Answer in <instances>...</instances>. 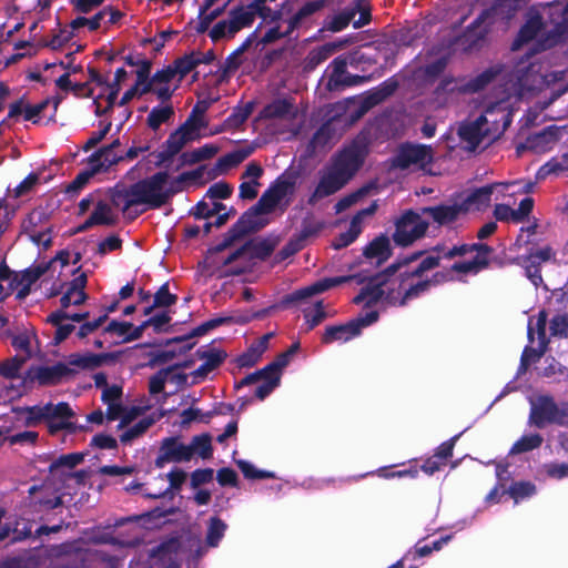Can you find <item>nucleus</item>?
<instances>
[{"label":"nucleus","instance_id":"aec40b11","mask_svg":"<svg viewBox=\"0 0 568 568\" xmlns=\"http://www.w3.org/2000/svg\"><path fill=\"white\" fill-rule=\"evenodd\" d=\"M361 59L362 57H359L358 51H353L336 57L328 65V69H331V74L328 77L327 88L329 90L339 89L344 77L347 75V65H355L361 61Z\"/></svg>","mask_w":568,"mask_h":568},{"label":"nucleus","instance_id":"ddd939ff","mask_svg":"<svg viewBox=\"0 0 568 568\" xmlns=\"http://www.w3.org/2000/svg\"><path fill=\"white\" fill-rule=\"evenodd\" d=\"M565 414L559 410L554 400L547 396H540L531 402L530 422L541 428L547 424H562Z\"/></svg>","mask_w":568,"mask_h":568},{"label":"nucleus","instance_id":"5fc2aeb1","mask_svg":"<svg viewBox=\"0 0 568 568\" xmlns=\"http://www.w3.org/2000/svg\"><path fill=\"white\" fill-rule=\"evenodd\" d=\"M542 443V437L538 434L525 435L518 439L511 447L510 454H521L538 448Z\"/></svg>","mask_w":568,"mask_h":568},{"label":"nucleus","instance_id":"37998d69","mask_svg":"<svg viewBox=\"0 0 568 568\" xmlns=\"http://www.w3.org/2000/svg\"><path fill=\"white\" fill-rule=\"evenodd\" d=\"M121 162V159L109 158L100 148L93 152L88 159V168L85 170H94L95 174L106 172L112 165Z\"/></svg>","mask_w":568,"mask_h":568},{"label":"nucleus","instance_id":"412c9836","mask_svg":"<svg viewBox=\"0 0 568 568\" xmlns=\"http://www.w3.org/2000/svg\"><path fill=\"white\" fill-rule=\"evenodd\" d=\"M398 89V82L394 78H389L383 83H381L377 88L369 91L361 101L358 115L364 114L372 108L381 104L386 99L392 97L396 90Z\"/></svg>","mask_w":568,"mask_h":568},{"label":"nucleus","instance_id":"dca6fc26","mask_svg":"<svg viewBox=\"0 0 568 568\" xmlns=\"http://www.w3.org/2000/svg\"><path fill=\"white\" fill-rule=\"evenodd\" d=\"M192 458V448L183 444L179 438L163 439L155 465L163 467L168 463L189 462Z\"/></svg>","mask_w":568,"mask_h":568},{"label":"nucleus","instance_id":"bf43d9fd","mask_svg":"<svg viewBox=\"0 0 568 568\" xmlns=\"http://www.w3.org/2000/svg\"><path fill=\"white\" fill-rule=\"evenodd\" d=\"M232 192H233V187L231 186V184H229L227 182H224V181H220V182L212 184L207 189V191L204 195V199H210L213 201L214 200H226L232 195Z\"/></svg>","mask_w":568,"mask_h":568},{"label":"nucleus","instance_id":"72a5a7b5","mask_svg":"<svg viewBox=\"0 0 568 568\" xmlns=\"http://www.w3.org/2000/svg\"><path fill=\"white\" fill-rule=\"evenodd\" d=\"M253 12L246 7L237 6L230 10V38H233L243 28L250 27L254 22Z\"/></svg>","mask_w":568,"mask_h":568},{"label":"nucleus","instance_id":"a878e982","mask_svg":"<svg viewBox=\"0 0 568 568\" xmlns=\"http://www.w3.org/2000/svg\"><path fill=\"white\" fill-rule=\"evenodd\" d=\"M496 183H491L473 190L460 203L466 213L469 211H483L489 206Z\"/></svg>","mask_w":568,"mask_h":568},{"label":"nucleus","instance_id":"de8ad7c7","mask_svg":"<svg viewBox=\"0 0 568 568\" xmlns=\"http://www.w3.org/2000/svg\"><path fill=\"white\" fill-rule=\"evenodd\" d=\"M324 224L316 222L312 217H304L301 223V230L293 234V236L305 247L306 242L310 237L316 236Z\"/></svg>","mask_w":568,"mask_h":568},{"label":"nucleus","instance_id":"09e8293b","mask_svg":"<svg viewBox=\"0 0 568 568\" xmlns=\"http://www.w3.org/2000/svg\"><path fill=\"white\" fill-rule=\"evenodd\" d=\"M303 315L306 326L305 331L310 332L327 317V312L324 308L323 301H318L313 308L304 310Z\"/></svg>","mask_w":568,"mask_h":568},{"label":"nucleus","instance_id":"864d4df0","mask_svg":"<svg viewBox=\"0 0 568 568\" xmlns=\"http://www.w3.org/2000/svg\"><path fill=\"white\" fill-rule=\"evenodd\" d=\"M49 215L42 209L32 210L22 222V232L24 234L38 231V227L47 223Z\"/></svg>","mask_w":568,"mask_h":568},{"label":"nucleus","instance_id":"393cba45","mask_svg":"<svg viewBox=\"0 0 568 568\" xmlns=\"http://www.w3.org/2000/svg\"><path fill=\"white\" fill-rule=\"evenodd\" d=\"M432 281H419L416 284L410 285L405 290L404 294L400 295L394 288L388 290L386 295V303L394 306H404L408 301L419 297L422 294L429 291Z\"/></svg>","mask_w":568,"mask_h":568},{"label":"nucleus","instance_id":"f704fd0d","mask_svg":"<svg viewBox=\"0 0 568 568\" xmlns=\"http://www.w3.org/2000/svg\"><path fill=\"white\" fill-rule=\"evenodd\" d=\"M534 209V200L530 196L524 197L517 210H513L507 204L499 203V221L511 219L514 222H520L530 214Z\"/></svg>","mask_w":568,"mask_h":568},{"label":"nucleus","instance_id":"8fccbe9b","mask_svg":"<svg viewBox=\"0 0 568 568\" xmlns=\"http://www.w3.org/2000/svg\"><path fill=\"white\" fill-rule=\"evenodd\" d=\"M535 493L536 487L534 484L529 481H517L514 483L507 490H504L503 496L508 495L517 504L520 500L532 496Z\"/></svg>","mask_w":568,"mask_h":568},{"label":"nucleus","instance_id":"7ed1b4c3","mask_svg":"<svg viewBox=\"0 0 568 568\" xmlns=\"http://www.w3.org/2000/svg\"><path fill=\"white\" fill-rule=\"evenodd\" d=\"M473 9H480L478 17L466 30L449 41V47L465 53L478 51L486 43L487 34L497 19V0H470Z\"/></svg>","mask_w":568,"mask_h":568},{"label":"nucleus","instance_id":"0e129e2a","mask_svg":"<svg viewBox=\"0 0 568 568\" xmlns=\"http://www.w3.org/2000/svg\"><path fill=\"white\" fill-rule=\"evenodd\" d=\"M225 529L226 525L222 520L217 518H212L206 535L207 544L212 547L217 546V544L224 536Z\"/></svg>","mask_w":568,"mask_h":568},{"label":"nucleus","instance_id":"423d86ee","mask_svg":"<svg viewBox=\"0 0 568 568\" xmlns=\"http://www.w3.org/2000/svg\"><path fill=\"white\" fill-rule=\"evenodd\" d=\"M429 223L419 213L409 209L395 221L393 241L397 246L407 247L425 236Z\"/></svg>","mask_w":568,"mask_h":568},{"label":"nucleus","instance_id":"9b49d317","mask_svg":"<svg viewBox=\"0 0 568 568\" xmlns=\"http://www.w3.org/2000/svg\"><path fill=\"white\" fill-rule=\"evenodd\" d=\"M433 149L429 145L404 143L399 146L393 165L400 170H407L412 165L425 168L433 162Z\"/></svg>","mask_w":568,"mask_h":568},{"label":"nucleus","instance_id":"a18cd8bd","mask_svg":"<svg viewBox=\"0 0 568 568\" xmlns=\"http://www.w3.org/2000/svg\"><path fill=\"white\" fill-rule=\"evenodd\" d=\"M362 232V226L358 225V217H352L349 227L346 232L339 233L333 241L332 246L335 250H342L351 245Z\"/></svg>","mask_w":568,"mask_h":568},{"label":"nucleus","instance_id":"4be33fe9","mask_svg":"<svg viewBox=\"0 0 568 568\" xmlns=\"http://www.w3.org/2000/svg\"><path fill=\"white\" fill-rule=\"evenodd\" d=\"M186 474L181 469H174L166 475H160L154 478L155 490H148L145 495L149 498H161L174 489H179L185 481Z\"/></svg>","mask_w":568,"mask_h":568},{"label":"nucleus","instance_id":"473e14b6","mask_svg":"<svg viewBox=\"0 0 568 568\" xmlns=\"http://www.w3.org/2000/svg\"><path fill=\"white\" fill-rule=\"evenodd\" d=\"M300 176L297 171H285L271 185L273 193L282 201L287 195H293Z\"/></svg>","mask_w":568,"mask_h":568},{"label":"nucleus","instance_id":"69168bd1","mask_svg":"<svg viewBox=\"0 0 568 568\" xmlns=\"http://www.w3.org/2000/svg\"><path fill=\"white\" fill-rule=\"evenodd\" d=\"M303 248L304 246L292 235L288 242L275 254L274 263H282Z\"/></svg>","mask_w":568,"mask_h":568},{"label":"nucleus","instance_id":"c85d7f7f","mask_svg":"<svg viewBox=\"0 0 568 568\" xmlns=\"http://www.w3.org/2000/svg\"><path fill=\"white\" fill-rule=\"evenodd\" d=\"M52 261L42 262L37 265H32L20 273L14 274L13 278L9 284V290L14 291L19 287L20 284H27L32 286L43 274H45Z\"/></svg>","mask_w":568,"mask_h":568},{"label":"nucleus","instance_id":"e433bc0d","mask_svg":"<svg viewBox=\"0 0 568 568\" xmlns=\"http://www.w3.org/2000/svg\"><path fill=\"white\" fill-rule=\"evenodd\" d=\"M68 374L63 365L41 366L32 371V378L40 384H54Z\"/></svg>","mask_w":568,"mask_h":568},{"label":"nucleus","instance_id":"c756f323","mask_svg":"<svg viewBox=\"0 0 568 568\" xmlns=\"http://www.w3.org/2000/svg\"><path fill=\"white\" fill-rule=\"evenodd\" d=\"M69 313L63 310H57L47 317V323L55 326V332L50 344L59 345L61 342L67 339L70 334L75 329V326L71 323H64L68 321Z\"/></svg>","mask_w":568,"mask_h":568},{"label":"nucleus","instance_id":"7c9ffc66","mask_svg":"<svg viewBox=\"0 0 568 568\" xmlns=\"http://www.w3.org/2000/svg\"><path fill=\"white\" fill-rule=\"evenodd\" d=\"M252 226L247 225L244 219L239 220L229 229L223 235V240L214 247L210 248L209 252L220 253L230 247L235 241H239L250 233H253Z\"/></svg>","mask_w":568,"mask_h":568},{"label":"nucleus","instance_id":"f8f14e48","mask_svg":"<svg viewBox=\"0 0 568 568\" xmlns=\"http://www.w3.org/2000/svg\"><path fill=\"white\" fill-rule=\"evenodd\" d=\"M281 203V200L273 193L268 186L258 201L246 210L240 217L244 219L247 225L252 226L254 232L260 231L266 225V221L261 217L263 214L272 213Z\"/></svg>","mask_w":568,"mask_h":568},{"label":"nucleus","instance_id":"cd10ccee","mask_svg":"<svg viewBox=\"0 0 568 568\" xmlns=\"http://www.w3.org/2000/svg\"><path fill=\"white\" fill-rule=\"evenodd\" d=\"M11 345L18 352H24V355H32V343L36 344V354L34 355H43L41 349V342L36 334L33 327L24 328L22 332L17 334H10Z\"/></svg>","mask_w":568,"mask_h":568},{"label":"nucleus","instance_id":"49530a36","mask_svg":"<svg viewBox=\"0 0 568 568\" xmlns=\"http://www.w3.org/2000/svg\"><path fill=\"white\" fill-rule=\"evenodd\" d=\"M540 29V23L538 21H528L526 22L518 31L516 39L511 44V50H519L524 44L534 40Z\"/></svg>","mask_w":568,"mask_h":568},{"label":"nucleus","instance_id":"774afa93","mask_svg":"<svg viewBox=\"0 0 568 568\" xmlns=\"http://www.w3.org/2000/svg\"><path fill=\"white\" fill-rule=\"evenodd\" d=\"M253 112V102H247L244 106L234 108L231 115L227 118L230 125L240 126L242 125Z\"/></svg>","mask_w":568,"mask_h":568},{"label":"nucleus","instance_id":"6e6d98bb","mask_svg":"<svg viewBox=\"0 0 568 568\" xmlns=\"http://www.w3.org/2000/svg\"><path fill=\"white\" fill-rule=\"evenodd\" d=\"M178 302V295L170 293L169 282L163 283L153 295V307H170Z\"/></svg>","mask_w":568,"mask_h":568},{"label":"nucleus","instance_id":"1a4fd4ad","mask_svg":"<svg viewBox=\"0 0 568 568\" xmlns=\"http://www.w3.org/2000/svg\"><path fill=\"white\" fill-rule=\"evenodd\" d=\"M548 322V313L540 310L536 316L528 320V344L523 349L521 355H544L547 351L549 338L547 337L546 327Z\"/></svg>","mask_w":568,"mask_h":568},{"label":"nucleus","instance_id":"ea45409f","mask_svg":"<svg viewBox=\"0 0 568 568\" xmlns=\"http://www.w3.org/2000/svg\"><path fill=\"white\" fill-rule=\"evenodd\" d=\"M293 108V103L287 99H275L263 108L261 115L264 119H283L292 112Z\"/></svg>","mask_w":568,"mask_h":568},{"label":"nucleus","instance_id":"13d9d810","mask_svg":"<svg viewBox=\"0 0 568 568\" xmlns=\"http://www.w3.org/2000/svg\"><path fill=\"white\" fill-rule=\"evenodd\" d=\"M132 328V323L130 322H119L111 321L103 329L104 336H116L121 342H128L124 337L129 336V333Z\"/></svg>","mask_w":568,"mask_h":568},{"label":"nucleus","instance_id":"a211bd4d","mask_svg":"<svg viewBox=\"0 0 568 568\" xmlns=\"http://www.w3.org/2000/svg\"><path fill=\"white\" fill-rule=\"evenodd\" d=\"M488 121L484 114H480L476 120L464 122L458 128V135L460 140L468 143V149L474 151L488 134Z\"/></svg>","mask_w":568,"mask_h":568},{"label":"nucleus","instance_id":"4468645a","mask_svg":"<svg viewBox=\"0 0 568 568\" xmlns=\"http://www.w3.org/2000/svg\"><path fill=\"white\" fill-rule=\"evenodd\" d=\"M285 365L286 361H276L264 369L247 376L245 383L261 381L262 384L256 387L255 395L260 399H264L278 385L280 373Z\"/></svg>","mask_w":568,"mask_h":568},{"label":"nucleus","instance_id":"6ab92c4d","mask_svg":"<svg viewBox=\"0 0 568 568\" xmlns=\"http://www.w3.org/2000/svg\"><path fill=\"white\" fill-rule=\"evenodd\" d=\"M143 408L142 414L132 423L121 426L119 424V428L122 429L120 435V440L124 444L131 443L135 438L143 435L161 416L155 414H148L146 410L150 406H141Z\"/></svg>","mask_w":568,"mask_h":568},{"label":"nucleus","instance_id":"c9c22d12","mask_svg":"<svg viewBox=\"0 0 568 568\" xmlns=\"http://www.w3.org/2000/svg\"><path fill=\"white\" fill-rule=\"evenodd\" d=\"M219 152V146L209 143L192 151L183 152L180 155L182 165H193L204 160L212 159Z\"/></svg>","mask_w":568,"mask_h":568},{"label":"nucleus","instance_id":"3c124183","mask_svg":"<svg viewBox=\"0 0 568 568\" xmlns=\"http://www.w3.org/2000/svg\"><path fill=\"white\" fill-rule=\"evenodd\" d=\"M106 17V10H100L97 12L93 17L87 18V17H77L73 19L69 27L72 30H79L82 27H88L90 31H97L101 27V22Z\"/></svg>","mask_w":568,"mask_h":568},{"label":"nucleus","instance_id":"bb28decb","mask_svg":"<svg viewBox=\"0 0 568 568\" xmlns=\"http://www.w3.org/2000/svg\"><path fill=\"white\" fill-rule=\"evenodd\" d=\"M253 151L254 149L252 146H245L222 155L217 159L213 168V178L226 173L230 169L236 168L243 161H245L253 153Z\"/></svg>","mask_w":568,"mask_h":568},{"label":"nucleus","instance_id":"338daca9","mask_svg":"<svg viewBox=\"0 0 568 568\" xmlns=\"http://www.w3.org/2000/svg\"><path fill=\"white\" fill-rule=\"evenodd\" d=\"M524 267L527 277L531 281L535 286L542 283L541 276V263L536 262L529 255L524 258Z\"/></svg>","mask_w":568,"mask_h":568},{"label":"nucleus","instance_id":"e2e57ef3","mask_svg":"<svg viewBox=\"0 0 568 568\" xmlns=\"http://www.w3.org/2000/svg\"><path fill=\"white\" fill-rule=\"evenodd\" d=\"M550 335L554 337L568 336V314H557L549 322Z\"/></svg>","mask_w":568,"mask_h":568},{"label":"nucleus","instance_id":"680f3d73","mask_svg":"<svg viewBox=\"0 0 568 568\" xmlns=\"http://www.w3.org/2000/svg\"><path fill=\"white\" fill-rule=\"evenodd\" d=\"M185 366L181 365H173L163 368L162 372L165 374L166 383L174 384L175 386L186 384L189 375L185 373Z\"/></svg>","mask_w":568,"mask_h":568},{"label":"nucleus","instance_id":"4c0bfd02","mask_svg":"<svg viewBox=\"0 0 568 568\" xmlns=\"http://www.w3.org/2000/svg\"><path fill=\"white\" fill-rule=\"evenodd\" d=\"M497 77V68L490 67L480 74L467 81L458 90L464 93H476L485 89Z\"/></svg>","mask_w":568,"mask_h":568},{"label":"nucleus","instance_id":"79ce46f5","mask_svg":"<svg viewBox=\"0 0 568 568\" xmlns=\"http://www.w3.org/2000/svg\"><path fill=\"white\" fill-rule=\"evenodd\" d=\"M490 253H476L473 260L465 262H456L452 265L450 271L456 273H471L479 272L480 270L488 266V255Z\"/></svg>","mask_w":568,"mask_h":568},{"label":"nucleus","instance_id":"58836bf2","mask_svg":"<svg viewBox=\"0 0 568 568\" xmlns=\"http://www.w3.org/2000/svg\"><path fill=\"white\" fill-rule=\"evenodd\" d=\"M207 105L200 106L197 103L190 115L179 128L187 132L191 136H195V140L199 138L200 129L204 128L206 123L203 120V114L205 113Z\"/></svg>","mask_w":568,"mask_h":568},{"label":"nucleus","instance_id":"c03bdc74","mask_svg":"<svg viewBox=\"0 0 568 568\" xmlns=\"http://www.w3.org/2000/svg\"><path fill=\"white\" fill-rule=\"evenodd\" d=\"M335 52L334 44H323L312 49L305 58V69L314 70L321 63L326 61Z\"/></svg>","mask_w":568,"mask_h":568},{"label":"nucleus","instance_id":"603ef678","mask_svg":"<svg viewBox=\"0 0 568 568\" xmlns=\"http://www.w3.org/2000/svg\"><path fill=\"white\" fill-rule=\"evenodd\" d=\"M230 2H231V0H226L221 7H216L211 11H206L203 13H201V11H200L199 12V22L195 27V31L200 34L207 31L211 23L216 18H219L220 16H222L224 13V11Z\"/></svg>","mask_w":568,"mask_h":568},{"label":"nucleus","instance_id":"f3484780","mask_svg":"<svg viewBox=\"0 0 568 568\" xmlns=\"http://www.w3.org/2000/svg\"><path fill=\"white\" fill-rule=\"evenodd\" d=\"M195 136H191L187 132L178 128L170 133L166 141L162 144L161 151L155 153V165L162 166L170 162L176 154H179L187 142L194 141Z\"/></svg>","mask_w":568,"mask_h":568},{"label":"nucleus","instance_id":"f03ea898","mask_svg":"<svg viewBox=\"0 0 568 568\" xmlns=\"http://www.w3.org/2000/svg\"><path fill=\"white\" fill-rule=\"evenodd\" d=\"M390 276H393V274L388 273L386 267L383 272L377 273L368 278L363 277L361 274L325 277L308 286L298 288L290 294L284 295L281 300V306L288 307L292 305L300 304L306 301L307 298L312 297L313 295L323 293L329 288L336 287L341 284L348 283L354 280L358 284H362L366 280H368L367 284L364 287H362L359 293L353 298V303H364V306L366 308H371L372 306L376 305L382 298L386 301V295L388 291H385L384 286L388 283Z\"/></svg>","mask_w":568,"mask_h":568},{"label":"nucleus","instance_id":"f257e3e1","mask_svg":"<svg viewBox=\"0 0 568 568\" xmlns=\"http://www.w3.org/2000/svg\"><path fill=\"white\" fill-rule=\"evenodd\" d=\"M368 154V142L365 136L357 135L335 153L328 165L320 172V180L307 204L315 205L320 200L342 190L363 166Z\"/></svg>","mask_w":568,"mask_h":568},{"label":"nucleus","instance_id":"5701e85b","mask_svg":"<svg viewBox=\"0 0 568 568\" xmlns=\"http://www.w3.org/2000/svg\"><path fill=\"white\" fill-rule=\"evenodd\" d=\"M465 209L462 203H454L452 205L426 206L422 211L424 214L429 215L438 225H447L456 222L462 214H466Z\"/></svg>","mask_w":568,"mask_h":568},{"label":"nucleus","instance_id":"b1692460","mask_svg":"<svg viewBox=\"0 0 568 568\" xmlns=\"http://www.w3.org/2000/svg\"><path fill=\"white\" fill-rule=\"evenodd\" d=\"M393 254L389 237L386 234H379L371 241L363 250V255L367 260H376L379 266L385 263Z\"/></svg>","mask_w":568,"mask_h":568},{"label":"nucleus","instance_id":"052dcab7","mask_svg":"<svg viewBox=\"0 0 568 568\" xmlns=\"http://www.w3.org/2000/svg\"><path fill=\"white\" fill-rule=\"evenodd\" d=\"M92 213L98 216L101 225L112 226L116 223V216L113 215L111 205L104 201H99Z\"/></svg>","mask_w":568,"mask_h":568},{"label":"nucleus","instance_id":"9d476101","mask_svg":"<svg viewBox=\"0 0 568 568\" xmlns=\"http://www.w3.org/2000/svg\"><path fill=\"white\" fill-rule=\"evenodd\" d=\"M325 0H311L305 2L288 20V28L286 31L281 32L280 27H273L268 29L263 38L261 39V43L268 44L280 40L282 38L288 37L295 29H297L302 22L322 10L325 7Z\"/></svg>","mask_w":568,"mask_h":568},{"label":"nucleus","instance_id":"2f4dec72","mask_svg":"<svg viewBox=\"0 0 568 568\" xmlns=\"http://www.w3.org/2000/svg\"><path fill=\"white\" fill-rule=\"evenodd\" d=\"M205 166L200 165L195 170L186 171L174 178L168 187L163 186V194L165 196V204L178 193L182 192L184 189V183L187 181H196L202 179L204 174Z\"/></svg>","mask_w":568,"mask_h":568},{"label":"nucleus","instance_id":"39448f33","mask_svg":"<svg viewBox=\"0 0 568 568\" xmlns=\"http://www.w3.org/2000/svg\"><path fill=\"white\" fill-rule=\"evenodd\" d=\"M169 176L168 171H159L131 184L132 199L125 203L123 212L135 205H145L149 210H158L164 206L163 186H165Z\"/></svg>","mask_w":568,"mask_h":568},{"label":"nucleus","instance_id":"a19ab883","mask_svg":"<svg viewBox=\"0 0 568 568\" xmlns=\"http://www.w3.org/2000/svg\"><path fill=\"white\" fill-rule=\"evenodd\" d=\"M174 116V108L171 104L166 105H158L152 108L150 111L148 118H146V124L148 126L156 131L159 128L169 122Z\"/></svg>","mask_w":568,"mask_h":568},{"label":"nucleus","instance_id":"4d7b16f0","mask_svg":"<svg viewBox=\"0 0 568 568\" xmlns=\"http://www.w3.org/2000/svg\"><path fill=\"white\" fill-rule=\"evenodd\" d=\"M95 175L94 170H83L79 172L75 178L65 186L64 192L70 195L78 194Z\"/></svg>","mask_w":568,"mask_h":568},{"label":"nucleus","instance_id":"0eeeda50","mask_svg":"<svg viewBox=\"0 0 568 568\" xmlns=\"http://www.w3.org/2000/svg\"><path fill=\"white\" fill-rule=\"evenodd\" d=\"M379 313L376 310H371L365 313L358 314L357 317L338 325H329L325 328L322 335V343L332 344L335 342L345 343L362 333V329L368 327L378 321Z\"/></svg>","mask_w":568,"mask_h":568},{"label":"nucleus","instance_id":"2eb2a0df","mask_svg":"<svg viewBox=\"0 0 568 568\" xmlns=\"http://www.w3.org/2000/svg\"><path fill=\"white\" fill-rule=\"evenodd\" d=\"M276 246V243L267 240L262 239L258 241L250 240L246 243H244L242 246L236 248L234 252H232L223 262V265H230L244 254H248V257L251 260H260L265 261L268 258L272 253L274 252Z\"/></svg>","mask_w":568,"mask_h":568},{"label":"nucleus","instance_id":"20e7f679","mask_svg":"<svg viewBox=\"0 0 568 568\" xmlns=\"http://www.w3.org/2000/svg\"><path fill=\"white\" fill-rule=\"evenodd\" d=\"M17 419L28 427L37 426L47 422L51 433L60 429L71 428L72 409L67 403L53 405L51 403L43 406H32L16 409Z\"/></svg>","mask_w":568,"mask_h":568},{"label":"nucleus","instance_id":"6e6552de","mask_svg":"<svg viewBox=\"0 0 568 568\" xmlns=\"http://www.w3.org/2000/svg\"><path fill=\"white\" fill-rule=\"evenodd\" d=\"M122 388L120 386H106L102 393V400L106 404V417L109 420L121 419V426H125L135 420L143 408L140 406L123 407L120 404Z\"/></svg>","mask_w":568,"mask_h":568}]
</instances>
